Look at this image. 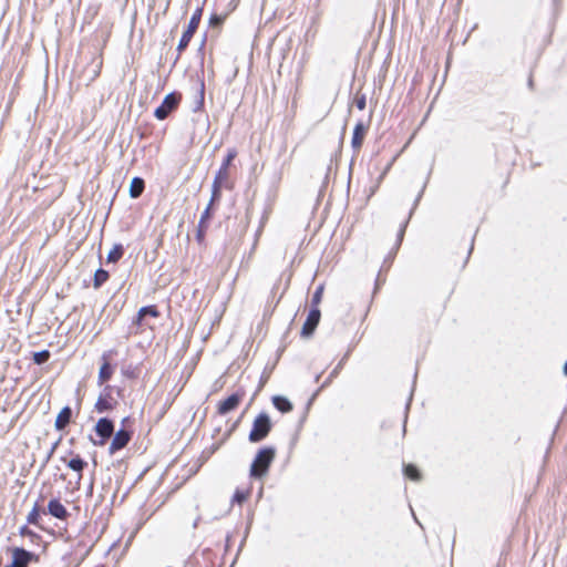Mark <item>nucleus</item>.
I'll return each instance as SVG.
<instances>
[{"label":"nucleus","mask_w":567,"mask_h":567,"mask_svg":"<svg viewBox=\"0 0 567 567\" xmlns=\"http://www.w3.org/2000/svg\"><path fill=\"white\" fill-rule=\"evenodd\" d=\"M276 449L274 446L261 447L252 460L249 468V476L254 480L264 478L275 461Z\"/></svg>","instance_id":"nucleus-1"},{"label":"nucleus","mask_w":567,"mask_h":567,"mask_svg":"<svg viewBox=\"0 0 567 567\" xmlns=\"http://www.w3.org/2000/svg\"><path fill=\"white\" fill-rule=\"evenodd\" d=\"M272 429L270 416L266 412L259 413L254 422L249 432L248 440L250 443H259L264 441Z\"/></svg>","instance_id":"nucleus-2"},{"label":"nucleus","mask_w":567,"mask_h":567,"mask_svg":"<svg viewBox=\"0 0 567 567\" xmlns=\"http://www.w3.org/2000/svg\"><path fill=\"white\" fill-rule=\"evenodd\" d=\"M202 13H203V9L202 8H197L194 13L192 14L190 17V20L188 22V25H187V29L184 31V33L182 34L181 39H179V42L177 44V56H176V60L177 61L179 59V55L181 53L188 47L194 33L196 32L198 25H199V22H200V19H202Z\"/></svg>","instance_id":"nucleus-3"},{"label":"nucleus","mask_w":567,"mask_h":567,"mask_svg":"<svg viewBox=\"0 0 567 567\" xmlns=\"http://www.w3.org/2000/svg\"><path fill=\"white\" fill-rule=\"evenodd\" d=\"M181 100L182 94L178 92L167 94L161 105L155 109L154 116L159 121L167 118L178 107Z\"/></svg>","instance_id":"nucleus-4"},{"label":"nucleus","mask_w":567,"mask_h":567,"mask_svg":"<svg viewBox=\"0 0 567 567\" xmlns=\"http://www.w3.org/2000/svg\"><path fill=\"white\" fill-rule=\"evenodd\" d=\"M95 433L100 437L99 441H93L94 445L102 446L114 433V423L109 417H101L95 424Z\"/></svg>","instance_id":"nucleus-5"},{"label":"nucleus","mask_w":567,"mask_h":567,"mask_svg":"<svg viewBox=\"0 0 567 567\" xmlns=\"http://www.w3.org/2000/svg\"><path fill=\"white\" fill-rule=\"evenodd\" d=\"M321 318L320 309L317 307H311L307 319L302 326L301 334L303 337H310L313 334L316 328L318 327Z\"/></svg>","instance_id":"nucleus-6"},{"label":"nucleus","mask_w":567,"mask_h":567,"mask_svg":"<svg viewBox=\"0 0 567 567\" xmlns=\"http://www.w3.org/2000/svg\"><path fill=\"white\" fill-rule=\"evenodd\" d=\"M132 439V431L124 427L120 429L113 436L109 447L110 454H114L117 451L124 449Z\"/></svg>","instance_id":"nucleus-7"},{"label":"nucleus","mask_w":567,"mask_h":567,"mask_svg":"<svg viewBox=\"0 0 567 567\" xmlns=\"http://www.w3.org/2000/svg\"><path fill=\"white\" fill-rule=\"evenodd\" d=\"M37 559H38V556L35 554H33L22 547H14L12 549V563L16 565L28 567V565L31 561L37 560Z\"/></svg>","instance_id":"nucleus-8"},{"label":"nucleus","mask_w":567,"mask_h":567,"mask_svg":"<svg viewBox=\"0 0 567 567\" xmlns=\"http://www.w3.org/2000/svg\"><path fill=\"white\" fill-rule=\"evenodd\" d=\"M111 386H105L103 392L100 394V396L97 398L96 402H95V410L99 412V413H105V412H109V411H112L114 409V405L116 404L115 403H112L110 400H111Z\"/></svg>","instance_id":"nucleus-9"},{"label":"nucleus","mask_w":567,"mask_h":567,"mask_svg":"<svg viewBox=\"0 0 567 567\" xmlns=\"http://www.w3.org/2000/svg\"><path fill=\"white\" fill-rule=\"evenodd\" d=\"M243 396L244 393L236 392L226 398L225 400L220 401L218 404V413L224 415L237 409Z\"/></svg>","instance_id":"nucleus-10"},{"label":"nucleus","mask_w":567,"mask_h":567,"mask_svg":"<svg viewBox=\"0 0 567 567\" xmlns=\"http://www.w3.org/2000/svg\"><path fill=\"white\" fill-rule=\"evenodd\" d=\"M48 513L60 520H65L70 516L66 507L58 498H52L49 502Z\"/></svg>","instance_id":"nucleus-11"},{"label":"nucleus","mask_w":567,"mask_h":567,"mask_svg":"<svg viewBox=\"0 0 567 567\" xmlns=\"http://www.w3.org/2000/svg\"><path fill=\"white\" fill-rule=\"evenodd\" d=\"M237 156V152L235 148H229L226 157L224 158L221 166L217 171L214 179L224 182L228 178V167L230 166L234 158Z\"/></svg>","instance_id":"nucleus-12"},{"label":"nucleus","mask_w":567,"mask_h":567,"mask_svg":"<svg viewBox=\"0 0 567 567\" xmlns=\"http://www.w3.org/2000/svg\"><path fill=\"white\" fill-rule=\"evenodd\" d=\"M72 419V409L69 405H65L62 408V410L59 412L54 426L58 431H63L71 422Z\"/></svg>","instance_id":"nucleus-13"},{"label":"nucleus","mask_w":567,"mask_h":567,"mask_svg":"<svg viewBox=\"0 0 567 567\" xmlns=\"http://www.w3.org/2000/svg\"><path fill=\"white\" fill-rule=\"evenodd\" d=\"M367 134V126L363 122H358L353 128L351 145L354 150L361 148L364 136Z\"/></svg>","instance_id":"nucleus-14"},{"label":"nucleus","mask_w":567,"mask_h":567,"mask_svg":"<svg viewBox=\"0 0 567 567\" xmlns=\"http://www.w3.org/2000/svg\"><path fill=\"white\" fill-rule=\"evenodd\" d=\"M158 316L159 311L157 310L156 306H144L137 311V315L133 322L137 326H141L145 318H157Z\"/></svg>","instance_id":"nucleus-15"},{"label":"nucleus","mask_w":567,"mask_h":567,"mask_svg":"<svg viewBox=\"0 0 567 567\" xmlns=\"http://www.w3.org/2000/svg\"><path fill=\"white\" fill-rule=\"evenodd\" d=\"M63 462L66 463V466L76 472L79 474V480L82 478V472L87 466V462L84 461L79 454L73 456L70 461H66L64 457L62 458Z\"/></svg>","instance_id":"nucleus-16"},{"label":"nucleus","mask_w":567,"mask_h":567,"mask_svg":"<svg viewBox=\"0 0 567 567\" xmlns=\"http://www.w3.org/2000/svg\"><path fill=\"white\" fill-rule=\"evenodd\" d=\"M272 404L281 413H288L293 409L292 403L284 395L272 396Z\"/></svg>","instance_id":"nucleus-17"},{"label":"nucleus","mask_w":567,"mask_h":567,"mask_svg":"<svg viewBox=\"0 0 567 567\" xmlns=\"http://www.w3.org/2000/svg\"><path fill=\"white\" fill-rule=\"evenodd\" d=\"M40 520H41V507H40L39 502H35L32 509L30 511V513L27 516V523L29 525H34V526L43 529V526L41 525Z\"/></svg>","instance_id":"nucleus-18"},{"label":"nucleus","mask_w":567,"mask_h":567,"mask_svg":"<svg viewBox=\"0 0 567 567\" xmlns=\"http://www.w3.org/2000/svg\"><path fill=\"white\" fill-rule=\"evenodd\" d=\"M145 188V182L142 177H134L130 185V196L132 198H138Z\"/></svg>","instance_id":"nucleus-19"},{"label":"nucleus","mask_w":567,"mask_h":567,"mask_svg":"<svg viewBox=\"0 0 567 567\" xmlns=\"http://www.w3.org/2000/svg\"><path fill=\"white\" fill-rule=\"evenodd\" d=\"M113 374V368L107 360L103 362L99 371L97 383L101 385L111 379Z\"/></svg>","instance_id":"nucleus-20"},{"label":"nucleus","mask_w":567,"mask_h":567,"mask_svg":"<svg viewBox=\"0 0 567 567\" xmlns=\"http://www.w3.org/2000/svg\"><path fill=\"white\" fill-rule=\"evenodd\" d=\"M349 352H347L343 358L339 361V363L334 367V369L330 372L329 377L324 380V382L321 384V389L328 386L332 380L340 373L341 369L343 368V364L348 360Z\"/></svg>","instance_id":"nucleus-21"},{"label":"nucleus","mask_w":567,"mask_h":567,"mask_svg":"<svg viewBox=\"0 0 567 567\" xmlns=\"http://www.w3.org/2000/svg\"><path fill=\"white\" fill-rule=\"evenodd\" d=\"M124 255V247L122 244H115L106 256L107 262H117Z\"/></svg>","instance_id":"nucleus-22"},{"label":"nucleus","mask_w":567,"mask_h":567,"mask_svg":"<svg viewBox=\"0 0 567 567\" xmlns=\"http://www.w3.org/2000/svg\"><path fill=\"white\" fill-rule=\"evenodd\" d=\"M110 275H109V271L103 269V268H99L96 269V271L94 272V278H93V287L95 289H99L100 287L103 286V284H105L109 279Z\"/></svg>","instance_id":"nucleus-23"},{"label":"nucleus","mask_w":567,"mask_h":567,"mask_svg":"<svg viewBox=\"0 0 567 567\" xmlns=\"http://www.w3.org/2000/svg\"><path fill=\"white\" fill-rule=\"evenodd\" d=\"M19 535L22 537H28L32 544H39L41 540V536L30 529L28 525L21 526L19 529Z\"/></svg>","instance_id":"nucleus-24"},{"label":"nucleus","mask_w":567,"mask_h":567,"mask_svg":"<svg viewBox=\"0 0 567 567\" xmlns=\"http://www.w3.org/2000/svg\"><path fill=\"white\" fill-rule=\"evenodd\" d=\"M404 475L410 478L411 481L417 482L421 480V472L419 468L413 464H406L403 467Z\"/></svg>","instance_id":"nucleus-25"},{"label":"nucleus","mask_w":567,"mask_h":567,"mask_svg":"<svg viewBox=\"0 0 567 567\" xmlns=\"http://www.w3.org/2000/svg\"><path fill=\"white\" fill-rule=\"evenodd\" d=\"M221 185H223V182H219L216 179L213 181L212 196H210V200L208 204L213 205L214 203L219 202V199L221 197Z\"/></svg>","instance_id":"nucleus-26"},{"label":"nucleus","mask_w":567,"mask_h":567,"mask_svg":"<svg viewBox=\"0 0 567 567\" xmlns=\"http://www.w3.org/2000/svg\"><path fill=\"white\" fill-rule=\"evenodd\" d=\"M50 351L44 349L38 352H33V362L35 364H43L50 359Z\"/></svg>","instance_id":"nucleus-27"},{"label":"nucleus","mask_w":567,"mask_h":567,"mask_svg":"<svg viewBox=\"0 0 567 567\" xmlns=\"http://www.w3.org/2000/svg\"><path fill=\"white\" fill-rule=\"evenodd\" d=\"M322 295H323V286L320 285L316 288L313 295H312V298H311V307H317L319 308V303L321 302V299H322Z\"/></svg>","instance_id":"nucleus-28"},{"label":"nucleus","mask_w":567,"mask_h":567,"mask_svg":"<svg viewBox=\"0 0 567 567\" xmlns=\"http://www.w3.org/2000/svg\"><path fill=\"white\" fill-rule=\"evenodd\" d=\"M208 228V224L198 223L197 231H196V240L198 244H203L206 235V230Z\"/></svg>","instance_id":"nucleus-29"},{"label":"nucleus","mask_w":567,"mask_h":567,"mask_svg":"<svg viewBox=\"0 0 567 567\" xmlns=\"http://www.w3.org/2000/svg\"><path fill=\"white\" fill-rule=\"evenodd\" d=\"M247 497H248L247 492L236 489V492L234 493V496H233V502L237 503V504H243L247 499Z\"/></svg>","instance_id":"nucleus-30"},{"label":"nucleus","mask_w":567,"mask_h":567,"mask_svg":"<svg viewBox=\"0 0 567 567\" xmlns=\"http://www.w3.org/2000/svg\"><path fill=\"white\" fill-rule=\"evenodd\" d=\"M224 22V17L221 16H218V14H213L209 19V24L212 27H220Z\"/></svg>","instance_id":"nucleus-31"},{"label":"nucleus","mask_w":567,"mask_h":567,"mask_svg":"<svg viewBox=\"0 0 567 567\" xmlns=\"http://www.w3.org/2000/svg\"><path fill=\"white\" fill-rule=\"evenodd\" d=\"M212 206L213 205L208 204L207 207L205 208V210L203 212L200 219H199V221L202 224H208V219L210 218Z\"/></svg>","instance_id":"nucleus-32"},{"label":"nucleus","mask_w":567,"mask_h":567,"mask_svg":"<svg viewBox=\"0 0 567 567\" xmlns=\"http://www.w3.org/2000/svg\"><path fill=\"white\" fill-rule=\"evenodd\" d=\"M354 103H355V106H357L360 111L364 110V109H365V106H367V99H365V95L357 96V97H355Z\"/></svg>","instance_id":"nucleus-33"},{"label":"nucleus","mask_w":567,"mask_h":567,"mask_svg":"<svg viewBox=\"0 0 567 567\" xmlns=\"http://www.w3.org/2000/svg\"><path fill=\"white\" fill-rule=\"evenodd\" d=\"M60 442H61V439H59L58 441H55V442L52 444L51 449L49 450V452H48V454H47V456H45L44 465L50 461V458H51V457H52V455L54 454V452H55L56 447L59 446Z\"/></svg>","instance_id":"nucleus-34"},{"label":"nucleus","mask_w":567,"mask_h":567,"mask_svg":"<svg viewBox=\"0 0 567 567\" xmlns=\"http://www.w3.org/2000/svg\"><path fill=\"white\" fill-rule=\"evenodd\" d=\"M93 64H94V70H93L92 80L95 79L100 74V70H101V66H102V60L99 59V58L94 59L93 60Z\"/></svg>","instance_id":"nucleus-35"},{"label":"nucleus","mask_w":567,"mask_h":567,"mask_svg":"<svg viewBox=\"0 0 567 567\" xmlns=\"http://www.w3.org/2000/svg\"><path fill=\"white\" fill-rule=\"evenodd\" d=\"M204 91H205L204 90V83H202L200 91H199V97H198V101H197V105L194 109L195 111L199 110L204 105Z\"/></svg>","instance_id":"nucleus-36"},{"label":"nucleus","mask_w":567,"mask_h":567,"mask_svg":"<svg viewBox=\"0 0 567 567\" xmlns=\"http://www.w3.org/2000/svg\"><path fill=\"white\" fill-rule=\"evenodd\" d=\"M406 225H408V220L402 223V225H401V227H400V229L398 231V245H400L401 241L403 240V236H404V233H405Z\"/></svg>","instance_id":"nucleus-37"},{"label":"nucleus","mask_w":567,"mask_h":567,"mask_svg":"<svg viewBox=\"0 0 567 567\" xmlns=\"http://www.w3.org/2000/svg\"><path fill=\"white\" fill-rule=\"evenodd\" d=\"M199 520H200V516H197L193 523V528H197Z\"/></svg>","instance_id":"nucleus-38"},{"label":"nucleus","mask_w":567,"mask_h":567,"mask_svg":"<svg viewBox=\"0 0 567 567\" xmlns=\"http://www.w3.org/2000/svg\"><path fill=\"white\" fill-rule=\"evenodd\" d=\"M563 370H564V374L567 377V361L565 362Z\"/></svg>","instance_id":"nucleus-39"},{"label":"nucleus","mask_w":567,"mask_h":567,"mask_svg":"<svg viewBox=\"0 0 567 567\" xmlns=\"http://www.w3.org/2000/svg\"><path fill=\"white\" fill-rule=\"evenodd\" d=\"M127 421H128V417H124V419L122 420V424L124 425Z\"/></svg>","instance_id":"nucleus-40"},{"label":"nucleus","mask_w":567,"mask_h":567,"mask_svg":"<svg viewBox=\"0 0 567 567\" xmlns=\"http://www.w3.org/2000/svg\"><path fill=\"white\" fill-rule=\"evenodd\" d=\"M528 85H529V87H532V86H533V80H532V79H529V81H528Z\"/></svg>","instance_id":"nucleus-41"},{"label":"nucleus","mask_w":567,"mask_h":567,"mask_svg":"<svg viewBox=\"0 0 567 567\" xmlns=\"http://www.w3.org/2000/svg\"><path fill=\"white\" fill-rule=\"evenodd\" d=\"M421 196H422V192L417 195V198H416L415 203H417V202H419V199L421 198Z\"/></svg>","instance_id":"nucleus-42"},{"label":"nucleus","mask_w":567,"mask_h":567,"mask_svg":"<svg viewBox=\"0 0 567 567\" xmlns=\"http://www.w3.org/2000/svg\"><path fill=\"white\" fill-rule=\"evenodd\" d=\"M390 166H391V164H389V165L386 166V168H385L384 173H386V171H388V169H390Z\"/></svg>","instance_id":"nucleus-43"},{"label":"nucleus","mask_w":567,"mask_h":567,"mask_svg":"<svg viewBox=\"0 0 567 567\" xmlns=\"http://www.w3.org/2000/svg\"><path fill=\"white\" fill-rule=\"evenodd\" d=\"M320 390H321V386L319 388V390H318L316 393H313V396H317V393H318Z\"/></svg>","instance_id":"nucleus-44"}]
</instances>
